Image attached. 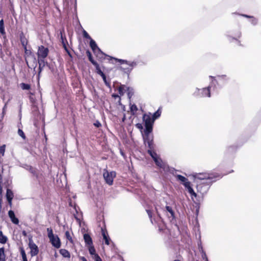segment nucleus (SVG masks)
Instances as JSON below:
<instances>
[{
    "label": "nucleus",
    "instance_id": "1",
    "mask_svg": "<svg viewBox=\"0 0 261 261\" xmlns=\"http://www.w3.org/2000/svg\"><path fill=\"white\" fill-rule=\"evenodd\" d=\"M110 58L112 60H115L116 61L119 62L121 65L125 64L127 65L126 66H121L119 68L120 70L123 72L124 73L126 74L128 76H129L133 69L136 67L139 63V62L136 60L130 61L126 60L119 59L111 57H110Z\"/></svg>",
    "mask_w": 261,
    "mask_h": 261
},
{
    "label": "nucleus",
    "instance_id": "2",
    "mask_svg": "<svg viewBox=\"0 0 261 261\" xmlns=\"http://www.w3.org/2000/svg\"><path fill=\"white\" fill-rule=\"evenodd\" d=\"M193 177L195 179H199L204 180L203 181H215L216 180L214 179L217 178H221L222 175L219 174H213L208 173H194L193 174Z\"/></svg>",
    "mask_w": 261,
    "mask_h": 261
},
{
    "label": "nucleus",
    "instance_id": "3",
    "mask_svg": "<svg viewBox=\"0 0 261 261\" xmlns=\"http://www.w3.org/2000/svg\"><path fill=\"white\" fill-rule=\"evenodd\" d=\"M209 77L211 79V85H214L213 91H217L216 84L219 88H221L229 80V78L225 74L219 75L216 76H210Z\"/></svg>",
    "mask_w": 261,
    "mask_h": 261
},
{
    "label": "nucleus",
    "instance_id": "4",
    "mask_svg": "<svg viewBox=\"0 0 261 261\" xmlns=\"http://www.w3.org/2000/svg\"><path fill=\"white\" fill-rule=\"evenodd\" d=\"M213 87L214 85H211L205 88H196L193 95L195 97H210L211 93V88Z\"/></svg>",
    "mask_w": 261,
    "mask_h": 261
},
{
    "label": "nucleus",
    "instance_id": "5",
    "mask_svg": "<svg viewBox=\"0 0 261 261\" xmlns=\"http://www.w3.org/2000/svg\"><path fill=\"white\" fill-rule=\"evenodd\" d=\"M142 119L145 125L144 132H146L147 134L151 133L154 122L151 118V113H148V114H143Z\"/></svg>",
    "mask_w": 261,
    "mask_h": 261
},
{
    "label": "nucleus",
    "instance_id": "6",
    "mask_svg": "<svg viewBox=\"0 0 261 261\" xmlns=\"http://www.w3.org/2000/svg\"><path fill=\"white\" fill-rule=\"evenodd\" d=\"M47 231L48 237L52 245L56 248H59L61 247V242L58 236L54 234L51 228H47Z\"/></svg>",
    "mask_w": 261,
    "mask_h": 261
},
{
    "label": "nucleus",
    "instance_id": "7",
    "mask_svg": "<svg viewBox=\"0 0 261 261\" xmlns=\"http://www.w3.org/2000/svg\"><path fill=\"white\" fill-rule=\"evenodd\" d=\"M214 181H203L198 184L197 185V192L200 193L202 196H203L207 193L212 183Z\"/></svg>",
    "mask_w": 261,
    "mask_h": 261
},
{
    "label": "nucleus",
    "instance_id": "8",
    "mask_svg": "<svg viewBox=\"0 0 261 261\" xmlns=\"http://www.w3.org/2000/svg\"><path fill=\"white\" fill-rule=\"evenodd\" d=\"M241 35L242 33L240 29L227 31L225 34L226 37L230 42L234 40L238 41V39L241 37Z\"/></svg>",
    "mask_w": 261,
    "mask_h": 261
},
{
    "label": "nucleus",
    "instance_id": "9",
    "mask_svg": "<svg viewBox=\"0 0 261 261\" xmlns=\"http://www.w3.org/2000/svg\"><path fill=\"white\" fill-rule=\"evenodd\" d=\"M150 134H147L146 132H144V135L143 136L144 143L148 149H154L153 136L151 135Z\"/></svg>",
    "mask_w": 261,
    "mask_h": 261
},
{
    "label": "nucleus",
    "instance_id": "10",
    "mask_svg": "<svg viewBox=\"0 0 261 261\" xmlns=\"http://www.w3.org/2000/svg\"><path fill=\"white\" fill-rule=\"evenodd\" d=\"M116 175V173L115 171L109 172L107 170H106L103 173L104 179L106 183L109 185H112L113 184V180Z\"/></svg>",
    "mask_w": 261,
    "mask_h": 261
},
{
    "label": "nucleus",
    "instance_id": "11",
    "mask_svg": "<svg viewBox=\"0 0 261 261\" xmlns=\"http://www.w3.org/2000/svg\"><path fill=\"white\" fill-rule=\"evenodd\" d=\"M89 45L94 54L97 57L100 58L101 55H105V54L98 47L96 42L93 39H91Z\"/></svg>",
    "mask_w": 261,
    "mask_h": 261
},
{
    "label": "nucleus",
    "instance_id": "12",
    "mask_svg": "<svg viewBox=\"0 0 261 261\" xmlns=\"http://www.w3.org/2000/svg\"><path fill=\"white\" fill-rule=\"evenodd\" d=\"M64 34V29H62L60 31V33L61 42H62L63 47L64 49H65V50L66 51V53L68 54V55L70 57H71V53L67 47L68 42H67V40L65 36L63 35Z\"/></svg>",
    "mask_w": 261,
    "mask_h": 261
},
{
    "label": "nucleus",
    "instance_id": "13",
    "mask_svg": "<svg viewBox=\"0 0 261 261\" xmlns=\"http://www.w3.org/2000/svg\"><path fill=\"white\" fill-rule=\"evenodd\" d=\"M153 161L154 162L156 166L159 169L163 170L164 171L168 170V165L166 163L164 162L160 157L159 158L154 159Z\"/></svg>",
    "mask_w": 261,
    "mask_h": 261
},
{
    "label": "nucleus",
    "instance_id": "14",
    "mask_svg": "<svg viewBox=\"0 0 261 261\" xmlns=\"http://www.w3.org/2000/svg\"><path fill=\"white\" fill-rule=\"evenodd\" d=\"M48 53L49 50L48 48L41 45L38 47L37 52L38 58H45L48 56Z\"/></svg>",
    "mask_w": 261,
    "mask_h": 261
},
{
    "label": "nucleus",
    "instance_id": "15",
    "mask_svg": "<svg viewBox=\"0 0 261 261\" xmlns=\"http://www.w3.org/2000/svg\"><path fill=\"white\" fill-rule=\"evenodd\" d=\"M29 246L31 249L30 253L32 256H34L38 254L39 252L38 247L33 242L32 239H29Z\"/></svg>",
    "mask_w": 261,
    "mask_h": 261
},
{
    "label": "nucleus",
    "instance_id": "16",
    "mask_svg": "<svg viewBox=\"0 0 261 261\" xmlns=\"http://www.w3.org/2000/svg\"><path fill=\"white\" fill-rule=\"evenodd\" d=\"M21 167L24 168L27 170H28L30 173H31L36 178H38L37 170L36 168L33 167L31 166L28 165L27 164H22L21 166Z\"/></svg>",
    "mask_w": 261,
    "mask_h": 261
},
{
    "label": "nucleus",
    "instance_id": "17",
    "mask_svg": "<svg viewBox=\"0 0 261 261\" xmlns=\"http://www.w3.org/2000/svg\"><path fill=\"white\" fill-rule=\"evenodd\" d=\"M185 188L187 189L188 193L190 194L191 198L193 199V197L195 198H199V196L194 191L193 189L191 186V182L187 184L186 186H185Z\"/></svg>",
    "mask_w": 261,
    "mask_h": 261
},
{
    "label": "nucleus",
    "instance_id": "18",
    "mask_svg": "<svg viewBox=\"0 0 261 261\" xmlns=\"http://www.w3.org/2000/svg\"><path fill=\"white\" fill-rule=\"evenodd\" d=\"M173 175L176 177V179L178 181H180L182 185H184L185 187L187 185V184H188L190 182L189 181L188 179L185 176L180 175V174H176L175 175L174 173H173Z\"/></svg>",
    "mask_w": 261,
    "mask_h": 261
},
{
    "label": "nucleus",
    "instance_id": "19",
    "mask_svg": "<svg viewBox=\"0 0 261 261\" xmlns=\"http://www.w3.org/2000/svg\"><path fill=\"white\" fill-rule=\"evenodd\" d=\"M164 211L169 213V214H167L169 218H171L172 220L175 219V213L173 210L172 209V207L168 205H166L165 207V209L164 210Z\"/></svg>",
    "mask_w": 261,
    "mask_h": 261
},
{
    "label": "nucleus",
    "instance_id": "20",
    "mask_svg": "<svg viewBox=\"0 0 261 261\" xmlns=\"http://www.w3.org/2000/svg\"><path fill=\"white\" fill-rule=\"evenodd\" d=\"M6 196L9 205L11 206L12 201L14 197V194L12 191L9 189H7Z\"/></svg>",
    "mask_w": 261,
    "mask_h": 261
},
{
    "label": "nucleus",
    "instance_id": "21",
    "mask_svg": "<svg viewBox=\"0 0 261 261\" xmlns=\"http://www.w3.org/2000/svg\"><path fill=\"white\" fill-rule=\"evenodd\" d=\"M8 216L10 218L13 223L15 224H18L19 223V220L15 217L14 212L12 210H10L8 212Z\"/></svg>",
    "mask_w": 261,
    "mask_h": 261
},
{
    "label": "nucleus",
    "instance_id": "22",
    "mask_svg": "<svg viewBox=\"0 0 261 261\" xmlns=\"http://www.w3.org/2000/svg\"><path fill=\"white\" fill-rule=\"evenodd\" d=\"M83 237L87 246L93 245L92 239L88 233H85Z\"/></svg>",
    "mask_w": 261,
    "mask_h": 261
},
{
    "label": "nucleus",
    "instance_id": "23",
    "mask_svg": "<svg viewBox=\"0 0 261 261\" xmlns=\"http://www.w3.org/2000/svg\"><path fill=\"white\" fill-rule=\"evenodd\" d=\"M20 40L21 44H22V46L23 47V48H24V49L25 50V53H27V45L28 41H27L26 38L25 37V36H24V35L22 33L20 35Z\"/></svg>",
    "mask_w": 261,
    "mask_h": 261
},
{
    "label": "nucleus",
    "instance_id": "24",
    "mask_svg": "<svg viewBox=\"0 0 261 261\" xmlns=\"http://www.w3.org/2000/svg\"><path fill=\"white\" fill-rule=\"evenodd\" d=\"M102 236L105 240V244L109 245L110 244V238L108 236L107 233L103 230H102Z\"/></svg>",
    "mask_w": 261,
    "mask_h": 261
},
{
    "label": "nucleus",
    "instance_id": "25",
    "mask_svg": "<svg viewBox=\"0 0 261 261\" xmlns=\"http://www.w3.org/2000/svg\"><path fill=\"white\" fill-rule=\"evenodd\" d=\"M60 253L65 258H70V254L69 252L65 249H61L60 250Z\"/></svg>",
    "mask_w": 261,
    "mask_h": 261
},
{
    "label": "nucleus",
    "instance_id": "26",
    "mask_svg": "<svg viewBox=\"0 0 261 261\" xmlns=\"http://www.w3.org/2000/svg\"><path fill=\"white\" fill-rule=\"evenodd\" d=\"M153 149H148L147 150V153L151 156L153 160H154V159L159 158L157 153L153 151Z\"/></svg>",
    "mask_w": 261,
    "mask_h": 261
},
{
    "label": "nucleus",
    "instance_id": "27",
    "mask_svg": "<svg viewBox=\"0 0 261 261\" xmlns=\"http://www.w3.org/2000/svg\"><path fill=\"white\" fill-rule=\"evenodd\" d=\"M161 115V111L160 109H159L156 112H155L152 115L151 114V118L153 119V121H155L156 119H158Z\"/></svg>",
    "mask_w": 261,
    "mask_h": 261
},
{
    "label": "nucleus",
    "instance_id": "28",
    "mask_svg": "<svg viewBox=\"0 0 261 261\" xmlns=\"http://www.w3.org/2000/svg\"><path fill=\"white\" fill-rule=\"evenodd\" d=\"M93 65L95 66L96 68L97 73L100 75L102 77H104L105 74L100 69V68L98 64L97 63H96V64H93Z\"/></svg>",
    "mask_w": 261,
    "mask_h": 261
},
{
    "label": "nucleus",
    "instance_id": "29",
    "mask_svg": "<svg viewBox=\"0 0 261 261\" xmlns=\"http://www.w3.org/2000/svg\"><path fill=\"white\" fill-rule=\"evenodd\" d=\"M86 55H87V57H88V59L90 61V62L93 65V64H96V63H97V62L95 61L94 60V59H93V58L92 57V54H91V52L89 50H87L86 51Z\"/></svg>",
    "mask_w": 261,
    "mask_h": 261
},
{
    "label": "nucleus",
    "instance_id": "30",
    "mask_svg": "<svg viewBox=\"0 0 261 261\" xmlns=\"http://www.w3.org/2000/svg\"><path fill=\"white\" fill-rule=\"evenodd\" d=\"M8 240V238L6 236L3 234L2 231H0V243L4 244Z\"/></svg>",
    "mask_w": 261,
    "mask_h": 261
},
{
    "label": "nucleus",
    "instance_id": "31",
    "mask_svg": "<svg viewBox=\"0 0 261 261\" xmlns=\"http://www.w3.org/2000/svg\"><path fill=\"white\" fill-rule=\"evenodd\" d=\"M125 88H127L128 89V88L126 87L125 85H121L120 87H119L118 90L119 94L121 96L124 94L125 92Z\"/></svg>",
    "mask_w": 261,
    "mask_h": 261
},
{
    "label": "nucleus",
    "instance_id": "32",
    "mask_svg": "<svg viewBox=\"0 0 261 261\" xmlns=\"http://www.w3.org/2000/svg\"><path fill=\"white\" fill-rule=\"evenodd\" d=\"M87 247L88 248L89 253L91 255H93V256H95V254H97V253H96V251H95V248H94L93 245L88 246H87Z\"/></svg>",
    "mask_w": 261,
    "mask_h": 261
},
{
    "label": "nucleus",
    "instance_id": "33",
    "mask_svg": "<svg viewBox=\"0 0 261 261\" xmlns=\"http://www.w3.org/2000/svg\"><path fill=\"white\" fill-rule=\"evenodd\" d=\"M38 62L39 65L42 66V67H44L47 64V62L45 61V58H38Z\"/></svg>",
    "mask_w": 261,
    "mask_h": 261
},
{
    "label": "nucleus",
    "instance_id": "34",
    "mask_svg": "<svg viewBox=\"0 0 261 261\" xmlns=\"http://www.w3.org/2000/svg\"><path fill=\"white\" fill-rule=\"evenodd\" d=\"M0 33L3 35L5 34L4 22L3 19H1L0 20Z\"/></svg>",
    "mask_w": 261,
    "mask_h": 261
},
{
    "label": "nucleus",
    "instance_id": "35",
    "mask_svg": "<svg viewBox=\"0 0 261 261\" xmlns=\"http://www.w3.org/2000/svg\"><path fill=\"white\" fill-rule=\"evenodd\" d=\"M130 111L132 115H134L138 111V108L135 104L132 105L130 106Z\"/></svg>",
    "mask_w": 261,
    "mask_h": 261
},
{
    "label": "nucleus",
    "instance_id": "36",
    "mask_svg": "<svg viewBox=\"0 0 261 261\" xmlns=\"http://www.w3.org/2000/svg\"><path fill=\"white\" fill-rule=\"evenodd\" d=\"M20 87L22 88V89L23 90H30V88H31V86L29 84H26V83H21L20 84Z\"/></svg>",
    "mask_w": 261,
    "mask_h": 261
},
{
    "label": "nucleus",
    "instance_id": "37",
    "mask_svg": "<svg viewBox=\"0 0 261 261\" xmlns=\"http://www.w3.org/2000/svg\"><path fill=\"white\" fill-rule=\"evenodd\" d=\"M20 254L22 256V261H28L27 255L24 250L23 248L20 249Z\"/></svg>",
    "mask_w": 261,
    "mask_h": 261
},
{
    "label": "nucleus",
    "instance_id": "38",
    "mask_svg": "<svg viewBox=\"0 0 261 261\" xmlns=\"http://www.w3.org/2000/svg\"><path fill=\"white\" fill-rule=\"evenodd\" d=\"M237 149V146L235 145L229 146L227 148L228 152H231L234 151Z\"/></svg>",
    "mask_w": 261,
    "mask_h": 261
},
{
    "label": "nucleus",
    "instance_id": "39",
    "mask_svg": "<svg viewBox=\"0 0 261 261\" xmlns=\"http://www.w3.org/2000/svg\"><path fill=\"white\" fill-rule=\"evenodd\" d=\"M1 258H6L5 248L4 247L0 248V259Z\"/></svg>",
    "mask_w": 261,
    "mask_h": 261
},
{
    "label": "nucleus",
    "instance_id": "40",
    "mask_svg": "<svg viewBox=\"0 0 261 261\" xmlns=\"http://www.w3.org/2000/svg\"><path fill=\"white\" fill-rule=\"evenodd\" d=\"M6 145H3L0 147V158L3 156L5 152Z\"/></svg>",
    "mask_w": 261,
    "mask_h": 261
},
{
    "label": "nucleus",
    "instance_id": "41",
    "mask_svg": "<svg viewBox=\"0 0 261 261\" xmlns=\"http://www.w3.org/2000/svg\"><path fill=\"white\" fill-rule=\"evenodd\" d=\"M250 22L252 25H255L257 24L258 20L256 18H255L253 16H252L250 18Z\"/></svg>",
    "mask_w": 261,
    "mask_h": 261
},
{
    "label": "nucleus",
    "instance_id": "42",
    "mask_svg": "<svg viewBox=\"0 0 261 261\" xmlns=\"http://www.w3.org/2000/svg\"><path fill=\"white\" fill-rule=\"evenodd\" d=\"M18 134L23 139H25V136L22 129L19 128L18 130Z\"/></svg>",
    "mask_w": 261,
    "mask_h": 261
},
{
    "label": "nucleus",
    "instance_id": "43",
    "mask_svg": "<svg viewBox=\"0 0 261 261\" xmlns=\"http://www.w3.org/2000/svg\"><path fill=\"white\" fill-rule=\"evenodd\" d=\"M83 37L86 39H88L90 40H91V39H92L90 35L88 34V33L84 30L83 31Z\"/></svg>",
    "mask_w": 261,
    "mask_h": 261
},
{
    "label": "nucleus",
    "instance_id": "44",
    "mask_svg": "<svg viewBox=\"0 0 261 261\" xmlns=\"http://www.w3.org/2000/svg\"><path fill=\"white\" fill-rule=\"evenodd\" d=\"M65 236L66 238L71 242H72V238L70 236V233L69 231H67L65 232Z\"/></svg>",
    "mask_w": 261,
    "mask_h": 261
},
{
    "label": "nucleus",
    "instance_id": "45",
    "mask_svg": "<svg viewBox=\"0 0 261 261\" xmlns=\"http://www.w3.org/2000/svg\"><path fill=\"white\" fill-rule=\"evenodd\" d=\"M103 79V81L104 83H105L106 85L108 86V87H110V83L107 81V78L106 75H105L104 77H102Z\"/></svg>",
    "mask_w": 261,
    "mask_h": 261
},
{
    "label": "nucleus",
    "instance_id": "46",
    "mask_svg": "<svg viewBox=\"0 0 261 261\" xmlns=\"http://www.w3.org/2000/svg\"><path fill=\"white\" fill-rule=\"evenodd\" d=\"M93 258H94L95 261H102L101 258L98 255V254H95V256H93Z\"/></svg>",
    "mask_w": 261,
    "mask_h": 261
},
{
    "label": "nucleus",
    "instance_id": "47",
    "mask_svg": "<svg viewBox=\"0 0 261 261\" xmlns=\"http://www.w3.org/2000/svg\"><path fill=\"white\" fill-rule=\"evenodd\" d=\"M44 67H42V66H40L39 65V72H38V79L40 77V74L42 71V70H43V68Z\"/></svg>",
    "mask_w": 261,
    "mask_h": 261
},
{
    "label": "nucleus",
    "instance_id": "48",
    "mask_svg": "<svg viewBox=\"0 0 261 261\" xmlns=\"http://www.w3.org/2000/svg\"><path fill=\"white\" fill-rule=\"evenodd\" d=\"M94 125L97 127H99L101 126V123L99 122V121H96V122H95L94 123Z\"/></svg>",
    "mask_w": 261,
    "mask_h": 261
},
{
    "label": "nucleus",
    "instance_id": "49",
    "mask_svg": "<svg viewBox=\"0 0 261 261\" xmlns=\"http://www.w3.org/2000/svg\"><path fill=\"white\" fill-rule=\"evenodd\" d=\"M136 127L139 129H142L143 126L142 125L141 123H137L136 124Z\"/></svg>",
    "mask_w": 261,
    "mask_h": 261
},
{
    "label": "nucleus",
    "instance_id": "50",
    "mask_svg": "<svg viewBox=\"0 0 261 261\" xmlns=\"http://www.w3.org/2000/svg\"><path fill=\"white\" fill-rule=\"evenodd\" d=\"M241 15L244 17L248 18H251V17L252 16H250V15H248L246 14H241Z\"/></svg>",
    "mask_w": 261,
    "mask_h": 261
},
{
    "label": "nucleus",
    "instance_id": "51",
    "mask_svg": "<svg viewBox=\"0 0 261 261\" xmlns=\"http://www.w3.org/2000/svg\"><path fill=\"white\" fill-rule=\"evenodd\" d=\"M126 120V115L125 114H123V116L122 118V122H124Z\"/></svg>",
    "mask_w": 261,
    "mask_h": 261
},
{
    "label": "nucleus",
    "instance_id": "52",
    "mask_svg": "<svg viewBox=\"0 0 261 261\" xmlns=\"http://www.w3.org/2000/svg\"><path fill=\"white\" fill-rule=\"evenodd\" d=\"M22 234L23 236L26 237L27 236V232L25 230L22 231Z\"/></svg>",
    "mask_w": 261,
    "mask_h": 261
},
{
    "label": "nucleus",
    "instance_id": "53",
    "mask_svg": "<svg viewBox=\"0 0 261 261\" xmlns=\"http://www.w3.org/2000/svg\"><path fill=\"white\" fill-rule=\"evenodd\" d=\"M147 214L150 218L151 217V212L149 210H147Z\"/></svg>",
    "mask_w": 261,
    "mask_h": 261
},
{
    "label": "nucleus",
    "instance_id": "54",
    "mask_svg": "<svg viewBox=\"0 0 261 261\" xmlns=\"http://www.w3.org/2000/svg\"><path fill=\"white\" fill-rule=\"evenodd\" d=\"M81 259H82V261H87L86 258L85 257H82Z\"/></svg>",
    "mask_w": 261,
    "mask_h": 261
},
{
    "label": "nucleus",
    "instance_id": "55",
    "mask_svg": "<svg viewBox=\"0 0 261 261\" xmlns=\"http://www.w3.org/2000/svg\"><path fill=\"white\" fill-rule=\"evenodd\" d=\"M113 96L114 97H119V96L118 95H117V94H113Z\"/></svg>",
    "mask_w": 261,
    "mask_h": 261
},
{
    "label": "nucleus",
    "instance_id": "56",
    "mask_svg": "<svg viewBox=\"0 0 261 261\" xmlns=\"http://www.w3.org/2000/svg\"><path fill=\"white\" fill-rule=\"evenodd\" d=\"M0 261H6V258H1L0 259Z\"/></svg>",
    "mask_w": 261,
    "mask_h": 261
},
{
    "label": "nucleus",
    "instance_id": "57",
    "mask_svg": "<svg viewBox=\"0 0 261 261\" xmlns=\"http://www.w3.org/2000/svg\"><path fill=\"white\" fill-rule=\"evenodd\" d=\"M198 212H199V210H198V208H197V209L196 210V215H198Z\"/></svg>",
    "mask_w": 261,
    "mask_h": 261
},
{
    "label": "nucleus",
    "instance_id": "58",
    "mask_svg": "<svg viewBox=\"0 0 261 261\" xmlns=\"http://www.w3.org/2000/svg\"><path fill=\"white\" fill-rule=\"evenodd\" d=\"M173 261H180V260H179V259H175Z\"/></svg>",
    "mask_w": 261,
    "mask_h": 261
},
{
    "label": "nucleus",
    "instance_id": "59",
    "mask_svg": "<svg viewBox=\"0 0 261 261\" xmlns=\"http://www.w3.org/2000/svg\"><path fill=\"white\" fill-rule=\"evenodd\" d=\"M1 201H2V200H1V199L0 198V204H1Z\"/></svg>",
    "mask_w": 261,
    "mask_h": 261
},
{
    "label": "nucleus",
    "instance_id": "60",
    "mask_svg": "<svg viewBox=\"0 0 261 261\" xmlns=\"http://www.w3.org/2000/svg\"><path fill=\"white\" fill-rule=\"evenodd\" d=\"M74 208H75V210L76 211H77V210H76V207H75Z\"/></svg>",
    "mask_w": 261,
    "mask_h": 261
},
{
    "label": "nucleus",
    "instance_id": "61",
    "mask_svg": "<svg viewBox=\"0 0 261 261\" xmlns=\"http://www.w3.org/2000/svg\"><path fill=\"white\" fill-rule=\"evenodd\" d=\"M74 217H75V218L76 219H77V217H75V216H74Z\"/></svg>",
    "mask_w": 261,
    "mask_h": 261
}]
</instances>
